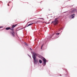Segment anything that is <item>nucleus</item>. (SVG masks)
<instances>
[{
    "mask_svg": "<svg viewBox=\"0 0 77 77\" xmlns=\"http://www.w3.org/2000/svg\"><path fill=\"white\" fill-rule=\"evenodd\" d=\"M17 26V24H15V25H13L12 26V28H10V30H12V32H11L13 36L14 37V36H15V33H14V27H16Z\"/></svg>",
    "mask_w": 77,
    "mask_h": 77,
    "instance_id": "nucleus-1",
    "label": "nucleus"
},
{
    "mask_svg": "<svg viewBox=\"0 0 77 77\" xmlns=\"http://www.w3.org/2000/svg\"><path fill=\"white\" fill-rule=\"evenodd\" d=\"M57 19H58V18H55L54 21H52V23H54V24L55 25H56L57 24H58V21L57 20Z\"/></svg>",
    "mask_w": 77,
    "mask_h": 77,
    "instance_id": "nucleus-2",
    "label": "nucleus"
},
{
    "mask_svg": "<svg viewBox=\"0 0 77 77\" xmlns=\"http://www.w3.org/2000/svg\"><path fill=\"white\" fill-rule=\"evenodd\" d=\"M33 59L34 60V63L35 64H37V63L38 62V59H36V58H35V57L33 58Z\"/></svg>",
    "mask_w": 77,
    "mask_h": 77,
    "instance_id": "nucleus-3",
    "label": "nucleus"
},
{
    "mask_svg": "<svg viewBox=\"0 0 77 77\" xmlns=\"http://www.w3.org/2000/svg\"><path fill=\"white\" fill-rule=\"evenodd\" d=\"M43 60V64L45 65H46V62H47V60L45 58H44Z\"/></svg>",
    "mask_w": 77,
    "mask_h": 77,
    "instance_id": "nucleus-4",
    "label": "nucleus"
},
{
    "mask_svg": "<svg viewBox=\"0 0 77 77\" xmlns=\"http://www.w3.org/2000/svg\"><path fill=\"white\" fill-rule=\"evenodd\" d=\"M33 56H32V57L33 58H34V57L36 58V56H36V54L35 53H33Z\"/></svg>",
    "mask_w": 77,
    "mask_h": 77,
    "instance_id": "nucleus-5",
    "label": "nucleus"
},
{
    "mask_svg": "<svg viewBox=\"0 0 77 77\" xmlns=\"http://www.w3.org/2000/svg\"><path fill=\"white\" fill-rule=\"evenodd\" d=\"M5 29L7 30H9V29H11V27H7L5 28Z\"/></svg>",
    "mask_w": 77,
    "mask_h": 77,
    "instance_id": "nucleus-6",
    "label": "nucleus"
},
{
    "mask_svg": "<svg viewBox=\"0 0 77 77\" xmlns=\"http://www.w3.org/2000/svg\"><path fill=\"white\" fill-rule=\"evenodd\" d=\"M73 15H75V14H72L71 16V17L72 16V18H74V17H75V16H73Z\"/></svg>",
    "mask_w": 77,
    "mask_h": 77,
    "instance_id": "nucleus-7",
    "label": "nucleus"
},
{
    "mask_svg": "<svg viewBox=\"0 0 77 77\" xmlns=\"http://www.w3.org/2000/svg\"><path fill=\"white\" fill-rule=\"evenodd\" d=\"M33 24V23H30L29 24L28 26H27V25H26V27H28V26H31V25H32V24Z\"/></svg>",
    "mask_w": 77,
    "mask_h": 77,
    "instance_id": "nucleus-8",
    "label": "nucleus"
},
{
    "mask_svg": "<svg viewBox=\"0 0 77 77\" xmlns=\"http://www.w3.org/2000/svg\"><path fill=\"white\" fill-rule=\"evenodd\" d=\"M39 62L40 63H42V60H39Z\"/></svg>",
    "mask_w": 77,
    "mask_h": 77,
    "instance_id": "nucleus-9",
    "label": "nucleus"
},
{
    "mask_svg": "<svg viewBox=\"0 0 77 77\" xmlns=\"http://www.w3.org/2000/svg\"><path fill=\"white\" fill-rule=\"evenodd\" d=\"M25 45H27V46H28V45H29L27 43H25Z\"/></svg>",
    "mask_w": 77,
    "mask_h": 77,
    "instance_id": "nucleus-10",
    "label": "nucleus"
},
{
    "mask_svg": "<svg viewBox=\"0 0 77 77\" xmlns=\"http://www.w3.org/2000/svg\"><path fill=\"white\" fill-rule=\"evenodd\" d=\"M59 34H60V33H57L56 34V35H59Z\"/></svg>",
    "mask_w": 77,
    "mask_h": 77,
    "instance_id": "nucleus-11",
    "label": "nucleus"
},
{
    "mask_svg": "<svg viewBox=\"0 0 77 77\" xmlns=\"http://www.w3.org/2000/svg\"><path fill=\"white\" fill-rule=\"evenodd\" d=\"M43 47V45L41 47V49H42V48Z\"/></svg>",
    "mask_w": 77,
    "mask_h": 77,
    "instance_id": "nucleus-12",
    "label": "nucleus"
},
{
    "mask_svg": "<svg viewBox=\"0 0 77 77\" xmlns=\"http://www.w3.org/2000/svg\"><path fill=\"white\" fill-rule=\"evenodd\" d=\"M43 47V45L41 47V49H42V48Z\"/></svg>",
    "mask_w": 77,
    "mask_h": 77,
    "instance_id": "nucleus-13",
    "label": "nucleus"
},
{
    "mask_svg": "<svg viewBox=\"0 0 77 77\" xmlns=\"http://www.w3.org/2000/svg\"><path fill=\"white\" fill-rule=\"evenodd\" d=\"M2 27H3L1 26V27H0V29L1 28H2Z\"/></svg>",
    "mask_w": 77,
    "mask_h": 77,
    "instance_id": "nucleus-14",
    "label": "nucleus"
},
{
    "mask_svg": "<svg viewBox=\"0 0 77 77\" xmlns=\"http://www.w3.org/2000/svg\"><path fill=\"white\" fill-rule=\"evenodd\" d=\"M8 6H9V4H8Z\"/></svg>",
    "mask_w": 77,
    "mask_h": 77,
    "instance_id": "nucleus-15",
    "label": "nucleus"
},
{
    "mask_svg": "<svg viewBox=\"0 0 77 77\" xmlns=\"http://www.w3.org/2000/svg\"><path fill=\"white\" fill-rule=\"evenodd\" d=\"M60 76H62V75H60Z\"/></svg>",
    "mask_w": 77,
    "mask_h": 77,
    "instance_id": "nucleus-16",
    "label": "nucleus"
}]
</instances>
